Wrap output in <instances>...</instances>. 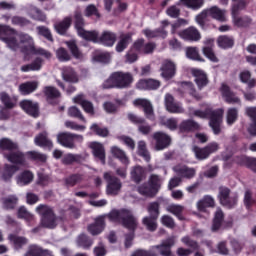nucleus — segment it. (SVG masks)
Here are the masks:
<instances>
[{
  "label": "nucleus",
  "mask_w": 256,
  "mask_h": 256,
  "mask_svg": "<svg viewBox=\"0 0 256 256\" xmlns=\"http://www.w3.org/2000/svg\"><path fill=\"white\" fill-rule=\"evenodd\" d=\"M74 28L78 37H81V39H84V41H89L90 43H99V31L85 30V18H83V14L79 10L74 12Z\"/></svg>",
  "instance_id": "7ed1b4c3"
},
{
  "label": "nucleus",
  "mask_w": 256,
  "mask_h": 256,
  "mask_svg": "<svg viewBox=\"0 0 256 256\" xmlns=\"http://www.w3.org/2000/svg\"><path fill=\"white\" fill-rule=\"evenodd\" d=\"M186 57L188 59H191V61H199L200 63H203V61H205V59L201 57V54H199V48L197 47L186 48Z\"/></svg>",
  "instance_id": "864d4df0"
},
{
  "label": "nucleus",
  "mask_w": 256,
  "mask_h": 256,
  "mask_svg": "<svg viewBox=\"0 0 256 256\" xmlns=\"http://www.w3.org/2000/svg\"><path fill=\"white\" fill-rule=\"evenodd\" d=\"M164 103L168 113H183V108L179 102H175L173 95L166 94Z\"/></svg>",
  "instance_id": "c756f323"
},
{
  "label": "nucleus",
  "mask_w": 256,
  "mask_h": 256,
  "mask_svg": "<svg viewBox=\"0 0 256 256\" xmlns=\"http://www.w3.org/2000/svg\"><path fill=\"white\" fill-rule=\"evenodd\" d=\"M131 39H132L131 33L121 34L120 40L116 45L117 53H123V51L126 50L127 47H129V42L131 41Z\"/></svg>",
  "instance_id": "a19ab883"
},
{
  "label": "nucleus",
  "mask_w": 256,
  "mask_h": 256,
  "mask_svg": "<svg viewBox=\"0 0 256 256\" xmlns=\"http://www.w3.org/2000/svg\"><path fill=\"white\" fill-rule=\"evenodd\" d=\"M34 143L37 147H43L44 149H53V141L49 139V133L43 131L34 138Z\"/></svg>",
  "instance_id": "c85d7f7f"
},
{
  "label": "nucleus",
  "mask_w": 256,
  "mask_h": 256,
  "mask_svg": "<svg viewBox=\"0 0 256 256\" xmlns=\"http://www.w3.org/2000/svg\"><path fill=\"white\" fill-rule=\"evenodd\" d=\"M221 93L226 103L230 105H241V99L235 95V92L231 91V88L227 84H222Z\"/></svg>",
  "instance_id": "bb28decb"
},
{
  "label": "nucleus",
  "mask_w": 256,
  "mask_h": 256,
  "mask_svg": "<svg viewBox=\"0 0 256 256\" xmlns=\"http://www.w3.org/2000/svg\"><path fill=\"white\" fill-rule=\"evenodd\" d=\"M20 43H28V45L23 46L21 48V53L24 55H40L41 57H44L45 59H51L53 57V54L46 50L45 48H37L35 47V44L33 42V38L31 35L27 33H20L19 34Z\"/></svg>",
  "instance_id": "423d86ee"
},
{
  "label": "nucleus",
  "mask_w": 256,
  "mask_h": 256,
  "mask_svg": "<svg viewBox=\"0 0 256 256\" xmlns=\"http://www.w3.org/2000/svg\"><path fill=\"white\" fill-rule=\"evenodd\" d=\"M61 75L63 81L66 83H79V75L75 68L71 66H64L61 68Z\"/></svg>",
  "instance_id": "cd10ccee"
},
{
  "label": "nucleus",
  "mask_w": 256,
  "mask_h": 256,
  "mask_svg": "<svg viewBox=\"0 0 256 256\" xmlns=\"http://www.w3.org/2000/svg\"><path fill=\"white\" fill-rule=\"evenodd\" d=\"M117 41V34L111 31H104L98 38V43H101L105 47H113Z\"/></svg>",
  "instance_id": "473e14b6"
},
{
  "label": "nucleus",
  "mask_w": 256,
  "mask_h": 256,
  "mask_svg": "<svg viewBox=\"0 0 256 256\" xmlns=\"http://www.w3.org/2000/svg\"><path fill=\"white\" fill-rule=\"evenodd\" d=\"M161 87V81L157 79H140L136 83V89H139V91H157Z\"/></svg>",
  "instance_id": "b1692460"
},
{
  "label": "nucleus",
  "mask_w": 256,
  "mask_h": 256,
  "mask_svg": "<svg viewBox=\"0 0 256 256\" xmlns=\"http://www.w3.org/2000/svg\"><path fill=\"white\" fill-rule=\"evenodd\" d=\"M157 219L159 218H153L151 216H146L142 219V223L147 231H150L151 233L157 231Z\"/></svg>",
  "instance_id": "e2e57ef3"
},
{
  "label": "nucleus",
  "mask_w": 256,
  "mask_h": 256,
  "mask_svg": "<svg viewBox=\"0 0 256 256\" xmlns=\"http://www.w3.org/2000/svg\"><path fill=\"white\" fill-rule=\"evenodd\" d=\"M161 204L157 201L150 202L147 206V211L153 219H159V215H161Z\"/></svg>",
  "instance_id": "8fccbe9b"
},
{
  "label": "nucleus",
  "mask_w": 256,
  "mask_h": 256,
  "mask_svg": "<svg viewBox=\"0 0 256 256\" xmlns=\"http://www.w3.org/2000/svg\"><path fill=\"white\" fill-rule=\"evenodd\" d=\"M92 153L96 159L101 161L102 165H105V147L99 142H93L90 145Z\"/></svg>",
  "instance_id": "c9c22d12"
},
{
  "label": "nucleus",
  "mask_w": 256,
  "mask_h": 256,
  "mask_svg": "<svg viewBox=\"0 0 256 256\" xmlns=\"http://www.w3.org/2000/svg\"><path fill=\"white\" fill-rule=\"evenodd\" d=\"M217 199L226 209H235L237 203H239V194L237 192H231V189L227 186H220L218 188Z\"/></svg>",
  "instance_id": "1a4fd4ad"
},
{
  "label": "nucleus",
  "mask_w": 256,
  "mask_h": 256,
  "mask_svg": "<svg viewBox=\"0 0 256 256\" xmlns=\"http://www.w3.org/2000/svg\"><path fill=\"white\" fill-rule=\"evenodd\" d=\"M56 57L60 63H67L71 61L72 57L71 54L69 53V50L60 47L56 50Z\"/></svg>",
  "instance_id": "0e129e2a"
},
{
  "label": "nucleus",
  "mask_w": 256,
  "mask_h": 256,
  "mask_svg": "<svg viewBox=\"0 0 256 256\" xmlns=\"http://www.w3.org/2000/svg\"><path fill=\"white\" fill-rule=\"evenodd\" d=\"M85 161V157L81 154L68 153L62 158L63 165H73V163L81 164Z\"/></svg>",
  "instance_id": "ea45409f"
},
{
  "label": "nucleus",
  "mask_w": 256,
  "mask_h": 256,
  "mask_svg": "<svg viewBox=\"0 0 256 256\" xmlns=\"http://www.w3.org/2000/svg\"><path fill=\"white\" fill-rule=\"evenodd\" d=\"M132 49L139 55H151L157 49V44L155 42L145 43V39L140 38L133 43Z\"/></svg>",
  "instance_id": "4468645a"
},
{
  "label": "nucleus",
  "mask_w": 256,
  "mask_h": 256,
  "mask_svg": "<svg viewBox=\"0 0 256 256\" xmlns=\"http://www.w3.org/2000/svg\"><path fill=\"white\" fill-rule=\"evenodd\" d=\"M71 25H73V17L66 16L62 21L55 24L54 29L58 35H67Z\"/></svg>",
  "instance_id": "2f4dec72"
},
{
  "label": "nucleus",
  "mask_w": 256,
  "mask_h": 256,
  "mask_svg": "<svg viewBox=\"0 0 256 256\" xmlns=\"http://www.w3.org/2000/svg\"><path fill=\"white\" fill-rule=\"evenodd\" d=\"M0 149L1 151L11 153V151H17V149H19V144L9 138H2L0 139Z\"/></svg>",
  "instance_id": "79ce46f5"
},
{
  "label": "nucleus",
  "mask_w": 256,
  "mask_h": 256,
  "mask_svg": "<svg viewBox=\"0 0 256 256\" xmlns=\"http://www.w3.org/2000/svg\"><path fill=\"white\" fill-rule=\"evenodd\" d=\"M104 181H106V193L107 195H119V191H121L123 187V183L121 182V179H119L117 176L113 175L111 172H105L104 175Z\"/></svg>",
  "instance_id": "ddd939ff"
},
{
  "label": "nucleus",
  "mask_w": 256,
  "mask_h": 256,
  "mask_svg": "<svg viewBox=\"0 0 256 256\" xmlns=\"http://www.w3.org/2000/svg\"><path fill=\"white\" fill-rule=\"evenodd\" d=\"M18 170L19 166L17 165L5 164L4 171L2 173L3 181H11L13 175H15V173H17Z\"/></svg>",
  "instance_id": "de8ad7c7"
},
{
  "label": "nucleus",
  "mask_w": 256,
  "mask_h": 256,
  "mask_svg": "<svg viewBox=\"0 0 256 256\" xmlns=\"http://www.w3.org/2000/svg\"><path fill=\"white\" fill-rule=\"evenodd\" d=\"M33 173L29 170H24L22 173L18 175L17 183L22 187L25 185H29L33 181Z\"/></svg>",
  "instance_id": "09e8293b"
},
{
  "label": "nucleus",
  "mask_w": 256,
  "mask_h": 256,
  "mask_svg": "<svg viewBox=\"0 0 256 256\" xmlns=\"http://www.w3.org/2000/svg\"><path fill=\"white\" fill-rule=\"evenodd\" d=\"M166 211H168V213H172V215H175L179 221L185 220V217H183V211H185V207L179 204H170L167 206Z\"/></svg>",
  "instance_id": "c03bdc74"
},
{
  "label": "nucleus",
  "mask_w": 256,
  "mask_h": 256,
  "mask_svg": "<svg viewBox=\"0 0 256 256\" xmlns=\"http://www.w3.org/2000/svg\"><path fill=\"white\" fill-rule=\"evenodd\" d=\"M17 217L18 219H24L28 223H31L35 219V216L31 214L29 211H27V208L25 206H21L17 211Z\"/></svg>",
  "instance_id": "338daca9"
},
{
  "label": "nucleus",
  "mask_w": 256,
  "mask_h": 256,
  "mask_svg": "<svg viewBox=\"0 0 256 256\" xmlns=\"http://www.w3.org/2000/svg\"><path fill=\"white\" fill-rule=\"evenodd\" d=\"M227 11L219 8V6H212L210 8L204 9L200 14L196 16V22L198 23L201 29H207L205 21H207V17H211V19H215L220 23H225L227 21L226 16Z\"/></svg>",
  "instance_id": "39448f33"
},
{
  "label": "nucleus",
  "mask_w": 256,
  "mask_h": 256,
  "mask_svg": "<svg viewBox=\"0 0 256 256\" xmlns=\"http://www.w3.org/2000/svg\"><path fill=\"white\" fill-rule=\"evenodd\" d=\"M179 37L184 41H190L191 43H197L201 41V32L193 26H190L178 33Z\"/></svg>",
  "instance_id": "5701e85b"
},
{
  "label": "nucleus",
  "mask_w": 256,
  "mask_h": 256,
  "mask_svg": "<svg viewBox=\"0 0 256 256\" xmlns=\"http://www.w3.org/2000/svg\"><path fill=\"white\" fill-rule=\"evenodd\" d=\"M43 93L49 105H59L61 103V91L55 86L44 87Z\"/></svg>",
  "instance_id": "a211bd4d"
},
{
  "label": "nucleus",
  "mask_w": 256,
  "mask_h": 256,
  "mask_svg": "<svg viewBox=\"0 0 256 256\" xmlns=\"http://www.w3.org/2000/svg\"><path fill=\"white\" fill-rule=\"evenodd\" d=\"M133 83V75L129 72H113L104 82V89H128Z\"/></svg>",
  "instance_id": "20e7f679"
},
{
  "label": "nucleus",
  "mask_w": 256,
  "mask_h": 256,
  "mask_svg": "<svg viewBox=\"0 0 256 256\" xmlns=\"http://www.w3.org/2000/svg\"><path fill=\"white\" fill-rule=\"evenodd\" d=\"M236 165H240V167H246V169H250L253 173H256V158L247 156V155H239L235 157Z\"/></svg>",
  "instance_id": "393cba45"
},
{
  "label": "nucleus",
  "mask_w": 256,
  "mask_h": 256,
  "mask_svg": "<svg viewBox=\"0 0 256 256\" xmlns=\"http://www.w3.org/2000/svg\"><path fill=\"white\" fill-rule=\"evenodd\" d=\"M17 35V30L9 25L0 24V40L5 41L9 37Z\"/></svg>",
  "instance_id": "3c124183"
},
{
  "label": "nucleus",
  "mask_w": 256,
  "mask_h": 256,
  "mask_svg": "<svg viewBox=\"0 0 256 256\" xmlns=\"http://www.w3.org/2000/svg\"><path fill=\"white\" fill-rule=\"evenodd\" d=\"M174 246H175V238L170 237L165 241H163L161 244L153 246L152 249L157 251L156 253L157 255L173 256V252L171 251V249H173Z\"/></svg>",
  "instance_id": "aec40b11"
},
{
  "label": "nucleus",
  "mask_w": 256,
  "mask_h": 256,
  "mask_svg": "<svg viewBox=\"0 0 256 256\" xmlns=\"http://www.w3.org/2000/svg\"><path fill=\"white\" fill-rule=\"evenodd\" d=\"M191 74L194 77V83L197 85L199 91H202V89H205V87L209 85V77L202 69L192 68Z\"/></svg>",
  "instance_id": "6ab92c4d"
},
{
  "label": "nucleus",
  "mask_w": 256,
  "mask_h": 256,
  "mask_svg": "<svg viewBox=\"0 0 256 256\" xmlns=\"http://www.w3.org/2000/svg\"><path fill=\"white\" fill-rule=\"evenodd\" d=\"M198 211L205 212L209 207H215V199L209 195H205L203 199L197 203Z\"/></svg>",
  "instance_id": "a18cd8bd"
},
{
  "label": "nucleus",
  "mask_w": 256,
  "mask_h": 256,
  "mask_svg": "<svg viewBox=\"0 0 256 256\" xmlns=\"http://www.w3.org/2000/svg\"><path fill=\"white\" fill-rule=\"evenodd\" d=\"M148 184L150 187H152V190L155 191L157 195L161 189V177L157 174L150 175Z\"/></svg>",
  "instance_id": "69168bd1"
},
{
  "label": "nucleus",
  "mask_w": 256,
  "mask_h": 256,
  "mask_svg": "<svg viewBox=\"0 0 256 256\" xmlns=\"http://www.w3.org/2000/svg\"><path fill=\"white\" fill-rule=\"evenodd\" d=\"M201 125L192 119L183 120L179 125L180 133H194V131H200Z\"/></svg>",
  "instance_id": "7c9ffc66"
},
{
  "label": "nucleus",
  "mask_w": 256,
  "mask_h": 256,
  "mask_svg": "<svg viewBox=\"0 0 256 256\" xmlns=\"http://www.w3.org/2000/svg\"><path fill=\"white\" fill-rule=\"evenodd\" d=\"M76 243L79 247L85 250H89L93 247V239L86 234H80L77 237Z\"/></svg>",
  "instance_id": "49530a36"
},
{
  "label": "nucleus",
  "mask_w": 256,
  "mask_h": 256,
  "mask_svg": "<svg viewBox=\"0 0 256 256\" xmlns=\"http://www.w3.org/2000/svg\"><path fill=\"white\" fill-rule=\"evenodd\" d=\"M4 157L10 165H16V167H25L27 165L26 154L23 153L19 148L17 150H12L11 152L4 153Z\"/></svg>",
  "instance_id": "2eb2a0df"
},
{
  "label": "nucleus",
  "mask_w": 256,
  "mask_h": 256,
  "mask_svg": "<svg viewBox=\"0 0 256 256\" xmlns=\"http://www.w3.org/2000/svg\"><path fill=\"white\" fill-rule=\"evenodd\" d=\"M223 108L213 110V108H205V110H195V117L199 119H209V127H211L214 135H221V124L223 123Z\"/></svg>",
  "instance_id": "f03ea898"
},
{
  "label": "nucleus",
  "mask_w": 256,
  "mask_h": 256,
  "mask_svg": "<svg viewBox=\"0 0 256 256\" xmlns=\"http://www.w3.org/2000/svg\"><path fill=\"white\" fill-rule=\"evenodd\" d=\"M19 107L24 111L26 115L37 119L39 117V102H34L33 100L24 99L20 101Z\"/></svg>",
  "instance_id": "f3484780"
},
{
  "label": "nucleus",
  "mask_w": 256,
  "mask_h": 256,
  "mask_svg": "<svg viewBox=\"0 0 256 256\" xmlns=\"http://www.w3.org/2000/svg\"><path fill=\"white\" fill-rule=\"evenodd\" d=\"M137 191L140 195H143V197H155V195H157V192L153 190L149 182L138 186Z\"/></svg>",
  "instance_id": "5fc2aeb1"
},
{
  "label": "nucleus",
  "mask_w": 256,
  "mask_h": 256,
  "mask_svg": "<svg viewBox=\"0 0 256 256\" xmlns=\"http://www.w3.org/2000/svg\"><path fill=\"white\" fill-rule=\"evenodd\" d=\"M232 18L234 21V25L236 27H249L251 25V18L248 16L239 17V11H243V9H247V5H249V0H232Z\"/></svg>",
  "instance_id": "6e6552de"
},
{
  "label": "nucleus",
  "mask_w": 256,
  "mask_h": 256,
  "mask_svg": "<svg viewBox=\"0 0 256 256\" xmlns=\"http://www.w3.org/2000/svg\"><path fill=\"white\" fill-rule=\"evenodd\" d=\"M18 202L19 198H17V196H8L3 199V207L7 210H13L17 207Z\"/></svg>",
  "instance_id": "774afa93"
},
{
  "label": "nucleus",
  "mask_w": 256,
  "mask_h": 256,
  "mask_svg": "<svg viewBox=\"0 0 256 256\" xmlns=\"http://www.w3.org/2000/svg\"><path fill=\"white\" fill-rule=\"evenodd\" d=\"M39 87V83L37 81H28L19 85V92L21 95H31V93H35L37 88Z\"/></svg>",
  "instance_id": "4c0bfd02"
},
{
  "label": "nucleus",
  "mask_w": 256,
  "mask_h": 256,
  "mask_svg": "<svg viewBox=\"0 0 256 256\" xmlns=\"http://www.w3.org/2000/svg\"><path fill=\"white\" fill-rule=\"evenodd\" d=\"M152 139L154 141L155 151H165V149H169L173 143V138H171V135L163 131L154 132L152 134Z\"/></svg>",
  "instance_id": "f8f14e48"
},
{
  "label": "nucleus",
  "mask_w": 256,
  "mask_h": 256,
  "mask_svg": "<svg viewBox=\"0 0 256 256\" xmlns=\"http://www.w3.org/2000/svg\"><path fill=\"white\" fill-rule=\"evenodd\" d=\"M110 221L121 223L125 229H128L130 233L125 234V248L129 249L133 245V239H135V231L137 230V218L133 215V212L129 209L112 210L108 214Z\"/></svg>",
  "instance_id": "f257e3e1"
},
{
  "label": "nucleus",
  "mask_w": 256,
  "mask_h": 256,
  "mask_svg": "<svg viewBox=\"0 0 256 256\" xmlns=\"http://www.w3.org/2000/svg\"><path fill=\"white\" fill-rule=\"evenodd\" d=\"M26 157L30 161H38L39 163L47 162V155L37 151H28L26 152Z\"/></svg>",
  "instance_id": "13d9d810"
},
{
  "label": "nucleus",
  "mask_w": 256,
  "mask_h": 256,
  "mask_svg": "<svg viewBox=\"0 0 256 256\" xmlns=\"http://www.w3.org/2000/svg\"><path fill=\"white\" fill-rule=\"evenodd\" d=\"M37 35L46 39L50 43H53L55 39L53 38V33H51V29L47 26H37L36 27Z\"/></svg>",
  "instance_id": "603ef678"
},
{
  "label": "nucleus",
  "mask_w": 256,
  "mask_h": 256,
  "mask_svg": "<svg viewBox=\"0 0 256 256\" xmlns=\"http://www.w3.org/2000/svg\"><path fill=\"white\" fill-rule=\"evenodd\" d=\"M161 77L166 81L173 79L177 73V66L171 60H164L160 67Z\"/></svg>",
  "instance_id": "4be33fe9"
},
{
  "label": "nucleus",
  "mask_w": 256,
  "mask_h": 256,
  "mask_svg": "<svg viewBox=\"0 0 256 256\" xmlns=\"http://www.w3.org/2000/svg\"><path fill=\"white\" fill-rule=\"evenodd\" d=\"M36 213L40 215V225L44 229H55L57 227V215L49 205L40 204L36 207Z\"/></svg>",
  "instance_id": "0eeeda50"
},
{
  "label": "nucleus",
  "mask_w": 256,
  "mask_h": 256,
  "mask_svg": "<svg viewBox=\"0 0 256 256\" xmlns=\"http://www.w3.org/2000/svg\"><path fill=\"white\" fill-rule=\"evenodd\" d=\"M66 45L74 59H81V57H83V53L79 50V46H77V42L75 40L67 41Z\"/></svg>",
  "instance_id": "bf43d9fd"
},
{
  "label": "nucleus",
  "mask_w": 256,
  "mask_h": 256,
  "mask_svg": "<svg viewBox=\"0 0 256 256\" xmlns=\"http://www.w3.org/2000/svg\"><path fill=\"white\" fill-rule=\"evenodd\" d=\"M239 119V110L237 108H229L226 114V123L229 127L235 125Z\"/></svg>",
  "instance_id": "6e6d98bb"
},
{
  "label": "nucleus",
  "mask_w": 256,
  "mask_h": 256,
  "mask_svg": "<svg viewBox=\"0 0 256 256\" xmlns=\"http://www.w3.org/2000/svg\"><path fill=\"white\" fill-rule=\"evenodd\" d=\"M111 153L114 157H116V159H119L123 165H129V158L127 157V154H125V152L119 147H112Z\"/></svg>",
  "instance_id": "4d7b16f0"
},
{
  "label": "nucleus",
  "mask_w": 256,
  "mask_h": 256,
  "mask_svg": "<svg viewBox=\"0 0 256 256\" xmlns=\"http://www.w3.org/2000/svg\"><path fill=\"white\" fill-rule=\"evenodd\" d=\"M82 141L83 135L71 132H61L57 135V142L66 149H77L76 143H81Z\"/></svg>",
  "instance_id": "9d476101"
},
{
  "label": "nucleus",
  "mask_w": 256,
  "mask_h": 256,
  "mask_svg": "<svg viewBox=\"0 0 256 256\" xmlns=\"http://www.w3.org/2000/svg\"><path fill=\"white\" fill-rule=\"evenodd\" d=\"M130 179L133 181V183L139 185V183H142V181L147 179V169L140 165L132 167L130 171Z\"/></svg>",
  "instance_id": "a878e982"
},
{
  "label": "nucleus",
  "mask_w": 256,
  "mask_h": 256,
  "mask_svg": "<svg viewBox=\"0 0 256 256\" xmlns=\"http://www.w3.org/2000/svg\"><path fill=\"white\" fill-rule=\"evenodd\" d=\"M192 151L198 161H205V159H209L213 153H217V151H219V143L211 142L202 148L194 146Z\"/></svg>",
  "instance_id": "9b49d317"
},
{
  "label": "nucleus",
  "mask_w": 256,
  "mask_h": 256,
  "mask_svg": "<svg viewBox=\"0 0 256 256\" xmlns=\"http://www.w3.org/2000/svg\"><path fill=\"white\" fill-rule=\"evenodd\" d=\"M107 224L105 223V215H100L94 219V222L88 225L87 229L93 237L101 235L105 231Z\"/></svg>",
  "instance_id": "412c9836"
},
{
  "label": "nucleus",
  "mask_w": 256,
  "mask_h": 256,
  "mask_svg": "<svg viewBox=\"0 0 256 256\" xmlns=\"http://www.w3.org/2000/svg\"><path fill=\"white\" fill-rule=\"evenodd\" d=\"M133 105L135 107H141L143 109V113L146 119H149V121H155V110L151 101L143 98H138L134 100Z\"/></svg>",
  "instance_id": "dca6fc26"
},
{
  "label": "nucleus",
  "mask_w": 256,
  "mask_h": 256,
  "mask_svg": "<svg viewBox=\"0 0 256 256\" xmlns=\"http://www.w3.org/2000/svg\"><path fill=\"white\" fill-rule=\"evenodd\" d=\"M217 45L220 49H233L235 47V38L229 35H220L217 38Z\"/></svg>",
  "instance_id": "f704fd0d"
},
{
  "label": "nucleus",
  "mask_w": 256,
  "mask_h": 256,
  "mask_svg": "<svg viewBox=\"0 0 256 256\" xmlns=\"http://www.w3.org/2000/svg\"><path fill=\"white\" fill-rule=\"evenodd\" d=\"M223 221H225V214L223 213V210L219 208L216 210L213 221H212V227H211L212 233H217V231L221 229L223 225Z\"/></svg>",
  "instance_id": "e433bc0d"
},
{
  "label": "nucleus",
  "mask_w": 256,
  "mask_h": 256,
  "mask_svg": "<svg viewBox=\"0 0 256 256\" xmlns=\"http://www.w3.org/2000/svg\"><path fill=\"white\" fill-rule=\"evenodd\" d=\"M180 3H183L185 7L192 9V11H199L205 5V0H180Z\"/></svg>",
  "instance_id": "052dcab7"
},
{
  "label": "nucleus",
  "mask_w": 256,
  "mask_h": 256,
  "mask_svg": "<svg viewBox=\"0 0 256 256\" xmlns=\"http://www.w3.org/2000/svg\"><path fill=\"white\" fill-rule=\"evenodd\" d=\"M43 67V59L41 57H36L32 63L21 66V71L23 73H29V71H41Z\"/></svg>",
  "instance_id": "58836bf2"
},
{
  "label": "nucleus",
  "mask_w": 256,
  "mask_h": 256,
  "mask_svg": "<svg viewBox=\"0 0 256 256\" xmlns=\"http://www.w3.org/2000/svg\"><path fill=\"white\" fill-rule=\"evenodd\" d=\"M81 181H83V175L79 173L71 174L64 179L66 187H75V185L81 183Z\"/></svg>",
  "instance_id": "680f3d73"
},
{
  "label": "nucleus",
  "mask_w": 256,
  "mask_h": 256,
  "mask_svg": "<svg viewBox=\"0 0 256 256\" xmlns=\"http://www.w3.org/2000/svg\"><path fill=\"white\" fill-rule=\"evenodd\" d=\"M173 171L180 179H193L195 177V169L187 166H175Z\"/></svg>",
  "instance_id": "72a5a7b5"
},
{
  "label": "nucleus",
  "mask_w": 256,
  "mask_h": 256,
  "mask_svg": "<svg viewBox=\"0 0 256 256\" xmlns=\"http://www.w3.org/2000/svg\"><path fill=\"white\" fill-rule=\"evenodd\" d=\"M8 239L13 243L14 249H23V247L29 243V240L26 237L17 236L15 234H10Z\"/></svg>",
  "instance_id": "37998d69"
}]
</instances>
